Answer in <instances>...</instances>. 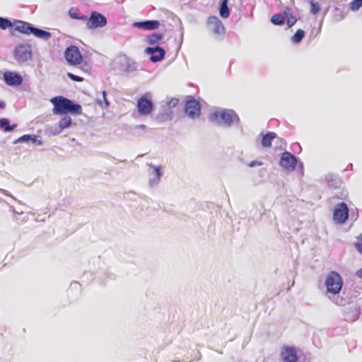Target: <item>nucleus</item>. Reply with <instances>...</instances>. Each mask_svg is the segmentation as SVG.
Returning <instances> with one entry per match:
<instances>
[{"label": "nucleus", "instance_id": "obj_1", "mask_svg": "<svg viewBox=\"0 0 362 362\" xmlns=\"http://www.w3.org/2000/svg\"><path fill=\"white\" fill-rule=\"evenodd\" d=\"M53 105V112L55 115H66L67 113L74 115L82 114V107L78 104H75L71 100L63 96H56L50 100Z\"/></svg>", "mask_w": 362, "mask_h": 362}, {"label": "nucleus", "instance_id": "obj_2", "mask_svg": "<svg viewBox=\"0 0 362 362\" xmlns=\"http://www.w3.org/2000/svg\"><path fill=\"white\" fill-rule=\"evenodd\" d=\"M211 122L218 124L230 125L233 122L238 119V115L231 110H216L210 114L209 117Z\"/></svg>", "mask_w": 362, "mask_h": 362}, {"label": "nucleus", "instance_id": "obj_3", "mask_svg": "<svg viewBox=\"0 0 362 362\" xmlns=\"http://www.w3.org/2000/svg\"><path fill=\"white\" fill-rule=\"evenodd\" d=\"M286 21L288 28L293 26L297 22V18L293 14L291 8L285 7L283 13L274 14L271 22L275 25H283Z\"/></svg>", "mask_w": 362, "mask_h": 362}, {"label": "nucleus", "instance_id": "obj_4", "mask_svg": "<svg viewBox=\"0 0 362 362\" xmlns=\"http://www.w3.org/2000/svg\"><path fill=\"white\" fill-rule=\"evenodd\" d=\"M325 284L327 291L335 295L338 294L341 290L343 280L337 272H330L325 279Z\"/></svg>", "mask_w": 362, "mask_h": 362}, {"label": "nucleus", "instance_id": "obj_5", "mask_svg": "<svg viewBox=\"0 0 362 362\" xmlns=\"http://www.w3.org/2000/svg\"><path fill=\"white\" fill-rule=\"evenodd\" d=\"M64 57L68 64L71 66H78L83 62L82 54L75 45H71L66 49Z\"/></svg>", "mask_w": 362, "mask_h": 362}, {"label": "nucleus", "instance_id": "obj_6", "mask_svg": "<svg viewBox=\"0 0 362 362\" xmlns=\"http://www.w3.org/2000/svg\"><path fill=\"white\" fill-rule=\"evenodd\" d=\"M86 27L89 30L103 28L107 24L106 18L97 11H93L89 18H87Z\"/></svg>", "mask_w": 362, "mask_h": 362}, {"label": "nucleus", "instance_id": "obj_7", "mask_svg": "<svg viewBox=\"0 0 362 362\" xmlns=\"http://www.w3.org/2000/svg\"><path fill=\"white\" fill-rule=\"evenodd\" d=\"M349 217V209L344 202H341L336 205L334 213L333 218L335 222L339 224L344 223Z\"/></svg>", "mask_w": 362, "mask_h": 362}, {"label": "nucleus", "instance_id": "obj_8", "mask_svg": "<svg viewBox=\"0 0 362 362\" xmlns=\"http://www.w3.org/2000/svg\"><path fill=\"white\" fill-rule=\"evenodd\" d=\"M185 111L187 116L192 119L198 117L201 113L199 103L195 100L194 98L189 97L185 103Z\"/></svg>", "mask_w": 362, "mask_h": 362}, {"label": "nucleus", "instance_id": "obj_9", "mask_svg": "<svg viewBox=\"0 0 362 362\" xmlns=\"http://www.w3.org/2000/svg\"><path fill=\"white\" fill-rule=\"evenodd\" d=\"M207 25L210 30L216 35L220 36L225 34V27L221 20L216 16L209 17Z\"/></svg>", "mask_w": 362, "mask_h": 362}, {"label": "nucleus", "instance_id": "obj_10", "mask_svg": "<svg viewBox=\"0 0 362 362\" xmlns=\"http://www.w3.org/2000/svg\"><path fill=\"white\" fill-rule=\"evenodd\" d=\"M297 160L296 157L289 152H284L282 153L279 165L288 171L294 170L296 165Z\"/></svg>", "mask_w": 362, "mask_h": 362}, {"label": "nucleus", "instance_id": "obj_11", "mask_svg": "<svg viewBox=\"0 0 362 362\" xmlns=\"http://www.w3.org/2000/svg\"><path fill=\"white\" fill-rule=\"evenodd\" d=\"M153 103L146 95L141 96L137 101L138 112L141 115H148L153 110Z\"/></svg>", "mask_w": 362, "mask_h": 362}, {"label": "nucleus", "instance_id": "obj_12", "mask_svg": "<svg viewBox=\"0 0 362 362\" xmlns=\"http://www.w3.org/2000/svg\"><path fill=\"white\" fill-rule=\"evenodd\" d=\"M32 52L28 45H19L15 49V57L22 62L28 61L31 58Z\"/></svg>", "mask_w": 362, "mask_h": 362}, {"label": "nucleus", "instance_id": "obj_13", "mask_svg": "<svg viewBox=\"0 0 362 362\" xmlns=\"http://www.w3.org/2000/svg\"><path fill=\"white\" fill-rule=\"evenodd\" d=\"M281 357L284 362H298V356L295 347L285 346L281 351Z\"/></svg>", "mask_w": 362, "mask_h": 362}, {"label": "nucleus", "instance_id": "obj_14", "mask_svg": "<svg viewBox=\"0 0 362 362\" xmlns=\"http://www.w3.org/2000/svg\"><path fill=\"white\" fill-rule=\"evenodd\" d=\"M3 79L7 85L11 86H20L23 82L21 76L14 71H5L4 74Z\"/></svg>", "mask_w": 362, "mask_h": 362}, {"label": "nucleus", "instance_id": "obj_15", "mask_svg": "<svg viewBox=\"0 0 362 362\" xmlns=\"http://www.w3.org/2000/svg\"><path fill=\"white\" fill-rule=\"evenodd\" d=\"M145 53L151 54L150 60L152 62H158L163 60L165 55V51L160 47H146Z\"/></svg>", "mask_w": 362, "mask_h": 362}, {"label": "nucleus", "instance_id": "obj_16", "mask_svg": "<svg viewBox=\"0 0 362 362\" xmlns=\"http://www.w3.org/2000/svg\"><path fill=\"white\" fill-rule=\"evenodd\" d=\"M160 22L158 21H146L142 22H135L133 26L135 28H142L146 30H156L160 27Z\"/></svg>", "mask_w": 362, "mask_h": 362}, {"label": "nucleus", "instance_id": "obj_17", "mask_svg": "<svg viewBox=\"0 0 362 362\" xmlns=\"http://www.w3.org/2000/svg\"><path fill=\"white\" fill-rule=\"evenodd\" d=\"M15 30L25 35H30L33 26L30 23L22 21H15L13 23Z\"/></svg>", "mask_w": 362, "mask_h": 362}, {"label": "nucleus", "instance_id": "obj_18", "mask_svg": "<svg viewBox=\"0 0 362 362\" xmlns=\"http://www.w3.org/2000/svg\"><path fill=\"white\" fill-rule=\"evenodd\" d=\"M277 137V135L275 132H268L266 134L263 135L262 139V145L264 147L269 148L272 146V141Z\"/></svg>", "mask_w": 362, "mask_h": 362}, {"label": "nucleus", "instance_id": "obj_19", "mask_svg": "<svg viewBox=\"0 0 362 362\" xmlns=\"http://www.w3.org/2000/svg\"><path fill=\"white\" fill-rule=\"evenodd\" d=\"M31 34L35 37L44 40H48L51 37L49 32L33 27Z\"/></svg>", "mask_w": 362, "mask_h": 362}, {"label": "nucleus", "instance_id": "obj_20", "mask_svg": "<svg viewBox=\"0 0 362 362\" xmlns=\"http://www.w3.org/2000/svg\"><path fill=\"white\" fill-rule=\"evenodd\" d=\"M163 37L164 36L162 33H153L147 37L146 41L148 44L154 45L160 42Z\"/></svg>", "mask_w": 362, "mask_h": 362}, {"label": "nucleus", "instance_id": "obj_21", "mask_svg": "<svg viewBox=\"0 0 362 362\" xmlns=\"http://www.w3.org/2000/svg\"><path fill=\"white\" fill-rule=\"evenodd\" d=\"M17 127L16 124L11 125L9 121L6 118L0 119V127L5 132H11Z\"/></svg>", "mask_w": 362, "mask_h": 362}, {"label": "nucleus", "instance_id": "obj_22", "mask_svg": "<svg viewBox=\"0 0 362 362\" xmlns=\"http://www.w3.org/2000/svg\"><path fill=\"white\" fill-rule=\"evenodd\" d=\"M228 0H223L220 6V15L224 18H227L230 15V11L227 6Z\"/></svg>", "mask_w": 362, "mask_h": 362}, {"label": "nucleus", "instance_id": "obj_23", "mask_svg": "<svg viewBox=\"0 0 362 362\" xmlns=\"http://www.w3.org/2000/svg\"><path fill=\"white\" fill-rule=\"evenodd\" d=\"M69 16L74 19H78L81 21H86L87 17L80 13L78 10L75 8H72L69 11Z\"/></svg>", "mask_w": 362, "mask_h": 362}, {"label": "nucleus", "instance_id": "obj_24", "mask_svg": "<svg viewBox=\"0 0 362 362\" xmlns=\"http://www.w3.org/2000/svg\"><path fill=\"white\" fill-rule=\"evenodd\" d=\"M72 119L70 117L66 116L62 117L59 122V127L61 130L69 127L71 125Z\"/></svg>", "mask_w": 362, "mask_h": 362}, {"label": "nucleus", "instance_id": "obj_25", "mask_svg": "<svg viewBox=\"0 0 362 362\" xmlns=\"http://www.w3.org/2000/svg\"><path fill=\"white\" fill-rule=\"evenodd\" d=\"M305 37V32L302 29H298L292 36L291 41L293 43H299Z\"/></svg>", "mask_w": 362, "mask_h": 362}, {"label": "nucleus", "instance_id": "obj_26", "mask_svg": "<svg viewBox=\"0 0 362 362\" xmlns=\"http://www.w3.org/2000/svg\"><path fill=\"white\" fill-rule=\"evenodd\" d=\"M12 27H13V23L10 20L0 17V28L1 29L6 30L8 28H12Z\"/></svg>", "mask_w": 362, "mask_h": 362}, {"label": "nucleus", "instance_id": "obj_27", "mask_svg": "<svg viewBox=\"0 0 362 362\" xmlns=\"http://www.w3.org/2000/svg\"><path fill=\"white\" fill-rule=\"evenodd\" d=\"M362 6V0H353L349 3V8L352 11H357Z\"/></svg>", "mask_w": 362, "mask_h": 362}, {"label": "nucleus", "instance_id": "obj_28", "mask_svg": "<svg viewBox=\"0 0 362 362\" xmlns=\"http://www.w3.org/2000/svg\"><path fill=\"white\" fill-rule=\"evenodd\" d=\"M310 12L314 15H316L321 9L319 4L315 2L313 0L310 1Z\"/></svg>", "mask_w": 362, "mask_h": 362}, {"label": "nucleus", "instance_id": "obj_29", "mask_svg": "<svg viewBox=\"0 0 362 362\" xmlns=\"http://www.w3.org/2000/svg\"><path fill=\"white\" fill-rule=\"evenodd\" d=\"M18 141H24V142H28L29 141H32L33 143H35L37 141V137H36V136H31L29 134H25V135H23L21 137H20L18 139Z\"/></svg>", "mask_w": 362, "mask_h": 362}, {"label": "nucleus", "instance_id": "obj_30", "mask_svg": "<svg viewBox=\"0 0 362 362\" xmlns=\"http://www.w3.org/2000/svg\"><path fill=\"white\" fill-rule=\"evenodd\" d=\"M67 76L70 79H71L74 81L82 82L84 80L83 77L74 75L70 72L67 73Z\"/></svg>", "mask_w": 362, "mask_h": 362}, {"label": "nucleus", "instance_id": "obj_31", "mask_svg": "<svg viewBox=\"0 0 362 362\" xmlns=\"http://www.w3.org/2000/svg\"><path fill=\"white\" fill-rule=\"evenodd\" d=\"M355 246L358 251L362 254V235L358 237V240L355 244Z\"/></svg>", "mask_w": 362, "mask_h": 362}, {"label": "nucleus", "instance_id": "obj_32", "mask_svg": "<svg viewBox=\"0 0 362 362\" xmlns=\"http://www.w3.org/2000/svg\"><path fill=\"white\" fill-rule=\"evenodd\" d=\"M178 102H179L178 99L173 98L170 100L168 105L169 107H170V108L175 107L178 104Z\"/></svg>", "mask_w": 362, "mask_h": 362}, {"label": "nucleus", "instance_id": "obj_33", "mask_svg": "<svg viewBox=\"0 0 362 362\" xmlns=\"http://www.w3.org/2000/svg\"><path fill=\"white\" fill-rule=\"evenodd\" d=\"M262 165V163L260 162V161H256V160H253L252 162H250L249 164H248V166L249 167H255L256 165Z\"/></svg>", "mask_w": 362, "mask_h": 362}, {"label": "nucleus", "instance_id": "obj_34", "mask_svg": "<svg viewBox=\"0 0 362 362\" xmlns=\"http://www.w3.org/2000/svg\"><path fill=\"white\" fill-rule=\"evenodd\" d=\"M103 98H104V101H105V105L107 107H108L109 105H110V103H109V101L106 98V92L105 90L103 91Z\"/></svg>", "mask_w": 362, "mask_h": 362}, {"label": "nucleus", "instance_id": "obj_35", "mask_svg": "<svg viewBox=\"0 0 362 362\" xmlns=\"http://www.w3.org/2000/svg\"><path fill=\"white\" fill-rule=\"evenodd\" d=\"M356 275L357 276L360 277L362 279V268L358 269L357 272H356Z\"/></svg>", "mask_w": 362, "mask_h": 362}, {"label": "nucleus", "instance_id": "obj_36", "mask_svg": "<svg viewBox=\"0 0 362 362\" xmlns=\"http://www.w3.org/2000/svg\"><path fill=\"white\" fill-rule=\"evenodd\" d=\"M4 106H5L4 103H2L0 102V107L1 108H4Z\"/></svg>", "mask_w": 362, "mask_h": 362}, {"label": "nucleus", "instance_id": "obj_37", "mask_svg": "<svg viewBox=\"0 0 362 362\" xmlns=\"http://www.w3.org/2000/svg\"><path fill=\"white\" fill-rule=\"evenodd\" d=\"M156 170H157V173H158V175H160L159 170H158V169H157Z\"/></svg>", "mask_w": 362, "mask_h": 362}]
</instances>
